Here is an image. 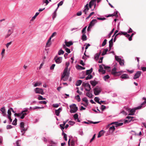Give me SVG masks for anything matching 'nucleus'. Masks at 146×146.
<instances>
[{
  "label": "nucleus",
  "instance_id": "nucleus-47",
  "mask_svg": "<svg viewBox=\"0 0 146 146\" xmlns=\"http://www.w3.org/2000/svg\"><path fill=\"white\" fill-rule=\"evenodd\" d=\"M44 107H39L38 106H36L35 107H34L33 108V110H35L36 109H43L44 108Z\"/></svg>",
  "mask_w": 146,
  "mask_h": 146
},
{
  "label": "nucleus",
  "instance_id": "nucleus-59",
  "mask_svg": "<svg viewBox=\"0 0 146 146\" xmlns=\"http://www.w3.org/2000/svg\"><path fill=\"white\" fill-rule=\"evenodd\" d=\"M143 99L145 100V101H144L142 104H141V105L142 106L143 105H144L146 103V98H143Z\"/></svg>",
  "mask_w": 146,
  "mask_h": 146
},
{
  "label": "nucleus",
  "instance_id": "nucleus-1",
  "mask_svg": "<svg viewBox=\"0 0 146 146\" xmlns=\"http://www.w3.org/2000/svg\"><path fill=\"white\" fill-rule=\"evenodd\" d=\"M70 63L69 62H66V67L65 68L63 74L61 77V79H63L64 81H66L68 79L69 76V74L68 72V67Z\"/></svg>",
  "mask_w": 146,
  "mask_h": 146
},
{
  "label": "nucleus",
  "instance_id": "nucleus-4",
  "mask_svg": "<svg viewBox=\"0 0 146 146\" xmlns=\"http://www.w3.org/2000/svg\"><path fill=\"white\" fill-rule=\"evenodd\" d=\"M35 93L37 94H41L42 95L44 94L43 91L42 89L38 88H36L35 89Z\"/></svg>",
  "mask_w": 146,
  "mask_h": 146
},
{
  "label": "nucleus",
  "instance_id": "nucleus-14",
  "mask_svg": "<svg viewBox=\"0 0 146 146\" xmlns=\"http://www.w3.org/2000/svg\"><path fill=\"white\" fill-rule=\"evenodd\" d=\"M97 22V21L96 19H93L92 20V21L90 22L89 25H90V26H91V27H92L94 25L95 23Z\"/></svg>",
  "mask_w": 146,
  "mask_h": 146
},
{
  "label": "nucleus",
  "instance_id": "nucleus-30",
  "mask_svg": "<svg viewBox=\"0 0 146 146\" xmlns=\"http://www.w3.org/2000/svg\"><path fill=\"white\" fill-rule=\"evenodd\" d=\"M88 76L86 78V80H87L88 79H90L92 77V76L91 74H88Z\"/></svg>",
  "mask_w": 146,
  "mask_h": 146
},
{
  "label": "nucleus",
  "instance_id": "nucleus-28",
  "mask_svg": "<svg viewBox=\"0 0 146 146\" xmlns=\"http://www.w3.org/2000/svg\"><path fill=\"white\" fill-rule=\"evenodd\" d=\"M42 84L41 82H36L34 85V86L35 87L37 86H39Z\"/></svg>",
  "mask_w": 146,
  "mask_h": 146
},
{
  "label": "nucleus",
  "instance_id": "nucleus-38",
  "mask_svg": "<svg viewBox=\"0 0 146 146\" xmlns=\"http://www.w3.org/2000/svg\"><path fill=\"white\" fill-rule=\"evenodd\" d=\"M23 114V113H22V112H21V113H15L14 114V115L15 116H16L17 117H19V116H21V115H22Z\"/></svg>",
  "mask_w": 146,
  "mask_h": 146
},
{
  "label": "nucleus",
  "instance_id": "nucleus-32",
  "mask_svg": "<svg viewBox=\"0 0 146 146\" xmlns=\"http://www.w3.org/2000/svg\"><path fill=\"white\" fill-rule=\"evenodd\" d=\"M64 53V52L62 49H60L59 51L58 54L59 55H61V54H63Z\"/></svg>",
  "mask_w": 146,
  "mask_h": 146
},
{
  "label": "nucleus",
  "instance_id": "nucleus-16",
  "mask_svg": "<svg viewBox=\"0 0 146 146\" xmlns=\"http://www.w3.org/2000/svg\"><path fill=\"white\" fill-rule=\"evenodd\" d=\"M65 45L66 46L68 47H69L73 44V43L71 41L67 42L65 41Z\"/></svg>",
  "mask_w": 146,
  "mask_h": 146
},
{
  "label": "nucleus",
  "instance_id": "nucleus-20",
  "mask_svg": "<svg viewBox=\"0 0 146 146\" xmlns=\"http://www.w3.org/2000/svg\"><path fill=\"white\" fill-rule=\"evenodd\" d=\"M52 38L50 37L48 40L47 42L46 43V46H49L51 44V40Z\"/></svg>",
  "mask_w": 146,
  "mask_h": 146
},
{
  "label": "nucleus",
  "instance_id": "nucleus-7",
  "mask_svg": "<svg viewBox=\"0 0 146 146\" xmlns=\"http://www.w3.org/2000/svg\"><path fill=\"white\" fill-rule=\"evenodd\" d=\"M28 111V110L27 109H26L24 110L22 112V113H23L22 115L20 117V118L21 119H23L25 116L27 115V113L26 112H27Z\"/></svg>",
  "mask_w": 146,
  "mask_h": 146
},
{
  "label": "nucleus",
  "instance_id": "nucleus-12",
  "mask_svg": "<svg viewBox=\"0 0 146 146\" xmlns=\"http://www.w3.org/2000/svg\"><path fill=\"white\" fill-rule=\"evenodd\" d=\"M105 133V131H104L103 130H102L100 131L98 134V137L99 138L101 136L103 135L104 133Z\"/></svg>",
  "mask_w": 146,
  "mask_h": 146
},
{
  "label": "nucleus",
  "instance_id": "nucleus-34",
  "mask_svg": "<svg viewBox=\"0 0 146 146\" xmlns=\"http://www.w3.org/2000/svg\"><path fill=\"white\" fill-rule=\"evenodd\" d=\"M82 100L83 101H84L85 102V103L87 104V105L88 104V100L86 98H84L82 99Z\"/></svg>",
  "mask_w": 146,
  "mask_h": 146
},
{
  "label": "nucleus",
  "instance_id": "nucleus-44",
  "mask_svg": "<svg viewBox=\"0 0 146 146\" xmlns=\"http://www.w3.org/2000/svg\"><path fill=\"white\" fill-rule=\"evenodd\" d=\"M119 62L121 65L123 66L124 65V63L123 60H121Z\"/></svg>",
  "mask_w": 146,
  "mask_h": 146
},
{
  "label": "nucleus",
  "instance_id": "nucleus-21",
  "mask_svg": "<svg viewBox=\"0 0 146 146\" xmlns=\"http://www.w3.org/2000/svg\"><path fill=\"white\" fill-rule=\"evenodd\" d=\"M116 68L115 67L111 71V73L114 76V75L117 72L116 71Z\"/></svg>",
  "mask_w": 146,
  "mask_h": 146
},
{
  "label": "nucleus",
  "instance_id": "nucleus-5",
  "mask_svg": "<svg viewBox=\"0 0 146 146\" xmlns=\"http://www.w3.org/2000/svg\"><path fill=\"white\" fill-rule=\"evenodd\" d=\"M136 110V109L135 108V109H131L130 108H126V110L130 112L131 113H129V115H134V113L135 111V110Z\"/></svg>",
  "mask_w": 146,
  "mask_h": 146
},
{
  "label": "nucleus",
  "instance_id": "nucleus-11",
  "mask_svg": "<svg viewBox=\"0 0 146 146\" xmlns=\"http://www.w3.org/2000/svg\"><path fill=\"white\" fill-rule=\"evenodd\" d=\"M120 78L122 79H129V78L128 75L126 74H123L120 76Z\"/></svg>",
  "mask_w": 146,
  "mask_h": 146
},
{
  "label": "nucleus",
  "instance_id": "nucleus-17",
  "mask_svg": "<svg viewBox=\"0 0 146 146\" xmlns=\"http://www.w3.org/2000/svg\"><path fill=\"white\" fill-rule=\"evenodd\" d=\"M62 109L61 108H59L58 110H56L55 111V113L56 115L57 116H59V113L61 111Z\"/></svg>",
  "mask_w": 146,
  "mask_h": 146
},
{
  "label": "nucleus",
  "instance_id": "nucleus-37",
  "mask_svg": "<svg viewBox=\"0 0 146 146\" xmlns=\"http://www.w3.org/2000/svg\"><path fill=\"white\" fill-rule=\"evenodd\" d=\"M38 99L39 100H45L46 98H43L42 96L39 95L38 97Z\"/></svg>",
  "mask_w": 146,
  "mask_h": 146
},
{
  "label": "nucleus",
  "instance_id": "nucleus-63",
  "mask_svg": "<svg viewBox=\"0 0 146 146\" xmlns=\"http://www.w3.org/2000/svg\"><path fill=\"white\" fill-rule=\"evenodd\" d=\"M121 74L120 72H117L114 75V76H119Z\"/></svg>",
  "mask_w": 146,
  "mask_h": 146
},
{
  "label": "nucleus",
  "instance_id": "nucleus-64",
  "mask_svg": "<svg viewBox=\"0 0 146 146\" xmlns=\"http://www.w3.org/2000/svg\"><path fill=\"white\" fill-rule=\"evenodd\" d=\"M106 108V107L105 106L103 105H102L101 106V109L102 111H103Z\"/></svg>",
  "mask_w": 146,
  "mask_h": 146
},
{
  "label": "nucleus",
  "instance_id": "nucleus-36",
  "mask_svg": "<svg viewBox=\"0 0 146 146\" xmlns=\"http://www.w3.org/2000/svg\"><path fill=\"white\" fill-rule=\"evenodd\" d=\"M126 33H125V32H123L121 31L120 32H119L118 33L116 34V36H117L118 35H125Z\"/></svg>",
  "mask_w": 146,
  "mask_h": 146
},
{
  "label": "nucleus",
  "instance_id": "nucleus-53",
  "mask_svg": "<svg viewBox=\"0 0 146 146\" xmlns=\"http://www.w3.org/2000/svg\"><path fill=\"white\" fill-rule=\"evenodd\" d=\"M70 144L71 146H74L75 145L74 141L73 140H72L70 142Z\"/></svg>",
  "mask_w": 146,
  "mask_h": 146
},
{
  "label": "nucleus",
  "instance_id": "nucleus-57",
  "mask_svg": "<svg viewBox=\"0 0 146 146\" xmlns=\"http://www.w3.org/2000/svg\"><path fill=\"white\" fill-rule=\"evenodd\" d=\"M104 69L106 70L110 68V67L108 66H106L104 65L103 64Z\"/></svg>",
  "mask_w": 146,
  "mask_h": 146
},
{
  "label": "nucleus",
  "instance_id": "nucleus-26",
  "mask_svg": "<svg viewBox=\"0 0 146 146\" xmlns=\"http://www.w3.org/2000/svg\"><path fill=\"white\" fill-rule=\"evenodd\" d=\"M92 68H91L89 70H87L86 71V74L88 75L89 74H90L92 72Z\"/></svg>",
  "mask_w": 146,
  "mask_h": 146
},
{
  "label": "nucleus",
  "instance_id": "nucleus-3",
  "mask_svg": "<svg viewBox=\"0 0 146 146\" xmlns=\"http://www.w3.org/2000/svg\"><path fill=\"white\" fill-rule=\"evenodd\" d=\"M101 91V88L98 86H96L94 89V93L95 95H97L99 94Z\"/></svg>",
  "mask_w": 146,
  "mask_h": 146
},
{
  "label": "nucleus",
  "instance_id": "nucleus-8",
  "mask_svg": "<svg viewBox=\"0 0 146 146\" xmlns=\"http://www.w3.org/2000/svg\"><path fill=\"white\" fill-rule=\"evenodd\" d=\"M97 2L98 3L101 0H97ZM96 0H91L89 3V6L90 8H91L92 6L94 4V3L96 2Z\"/></svg>",
  "mask_w": 146,
  "mask_h": 146
},
{
  "label": "nucleus",
  "instance_id": "nucleus-41",
  "mask_svg": "<svg viewBox=\"0 0 146 146\" xmlns=\"http://www.w3.org/2000/svg\"><path fill=\"white\" fill-rule=\"evenodd\" d=\"M110 78V77L108 75H107L106 76H105L104 77V78L105 80L106 81V79H108Z\"/></svg>",
  "mask_w": 146,
  "mask_h": 146
},
{
  "label": "nucleus",
  "instance_id": "nucleus-56",
  "mask_svg": "<svg viewBox=\"0 0 146 146\" xmlns=\"http://www.w3.org/2000/svg\"><path fill=\"white\" fill-rule=\"evenodd\" d=\"M76 98L77 100L78 101V102H80V97L79 95H77L76 96Z\"/></svg>",
  "mask_w": 146,
  "mask_h": 146
},
{
  "label": "nucleus",
  "instance_id": "nucleus-9",
  "mask_svg": "<svg viewBox=\"0 0 146 146\" xmlns=\"http://www.w3.org/2000/svg\"><path fill=\"white\" fill-rule=\"evenodd\" d=\"M141 72L140 71H137L133 79H135L138 78L141 76Z\"/></svg>",
  "mask_w": 146,
  "mask_h": 146
},
{
  "label": "nucleus",
  "instance_id": "nucleus-13",
  "mask_svg": "<svg viewBox=\"0 0 146 146\" xmlns=\"http://www.w3.org/2000/svg\"><path fill=\"white\" fill-rule=\"evenodd\" d=\"M20 129H21V132L23 133L22 135H24V134L25 133V132L27 130L28 127L25 128L24 127H22V128H20Z\"/></svg>",
  "mask_w": 146,
  "mask_h": 146
},
{
  "label": "nucleus",
  "instance_id": "nucleus-45",
  "mask_svg": "<svg viewBox=\"0 0 146 146\" xmlns=\"http://www.w3.org/2000/svg\"><path fill=\"white\" fill-rule=\"evenodd\" d=\"M63 3V2L62 1H61L60 2V3L58 4V7L56 9H58V7H59V6L62 5Z\"/></svg>",
  "mask_w": 146,
  "mask_h": 146
},
{
  "label": "nucleus",
  "instance_id": "nucleus-48",
  "mask_svg": "<svg viewBox=\"0 0 146 146\" xmlns=\"http://www.w3.org/2000/svg\"><path fill=\"white\" fill-rule=\"evenodd\" d=\"M76 68L78 70H82V66L79 65H78L76 66Z\"/></svg>",
  "mask_w": 146,
  "mask_h": 146
},
{
  "label": "nucleus",
  "instance_id": "nucleus-24",
  "mask_svg": "<svg viewBox=\"0 0 146 146\" xmlns=\"http://www.w3.org/2000/svg\"><path fill=\"white\" fill-rule=\"evenodd\" d=\"M82 83V81L80 80L77 81L76 83V85L77 86H80Z\"/></svg>",
  "mask_w": 146,
  "mask_h": 146
},
{
  "label": "nucleus",
  "instance_id": "nucleus-52",
  "mask_svg": "<svg viewBox=\"0 0 146 146\" xmlns=\"http://www.w3.org/2000/svg\"><path fill=\"white\" fill-rule=\"evenodd\" d=\"M24 127V123L23 122H21L20 124V128Z\"/></svg>",
  "mask_w": 146,
  "mask_h": 146
},
{
  "label": "nucleus",
  "instance_id": "nucleus-10",
  "mask_svg": "<svg viewBox=\"0 0 146 146\" xmlns=\"http://www.w3.org/2000/svg\"><path fill=\"white\" fill-rule=\"evenodd\" d=\"M0 111L2 112L3 116H5L6 115V114L5 107H3L1 108L0 109Z\"/></svg>",
  "mask_w": 146,
  "mask_h": 146
},
{
  "label": "nucleus",
  "instance_id": "nucleus-49",
  "mask_svg": "<svg viewBox=\"0 0 146 146\" xmlns=\"http://www.w3.org/2000/svg\"><path fill=\"white\" fill-rule=\"evenodd\" d=\"M59 106V105L58 104H53L52 105V106L54 108H56Z\"/></svg>",
  "mask_w": 146,
  "mask_h": 146
},
{
  "label": "nucleus",
  "instance_id": "nucleus-19",
  "mask_svg": "<svg viewBox=\"0 0 146 146\" xmlns=\"http://www.w3.org/2000/svg\"><path fill=\"white\" fill-rule=\"evenodd\" d=\"M113 38H112L109 41V48H110V50L111 48V47H112L113 45Z\"/></svg>",
  "mask_w": 146,
  "mask_h": 146
},
{
  "label": "nucleus",
  "instance_id": "nucleus-27",
  "mask_svg": "<svg viewBox=\"0 0 146 146\" xmlns=\"http://www.w3.org/2000/svg\"><path fill=\"white\" fill-rule=\"evenodd\" d=\"M94 100L96 102L100 104H101V103H100V102L99 101L100 99L98 97H95L94 99Z\"/></svg>",
  "mask_w": 146,
  "mask_h": 146
},
{
  "label": "nucleus",
  "instance_id": "nucleus-39",
  "mask_svg": "<svg viewBox=\"0 0 146 146\" xmlns=\"http://www.w3.org/2000/svg\"><path fill=\"white\" fill-rule=\"evenodd\" d=\"M98 71L99 72H101L103 74H104L105 73V71L103 69H101L100 68L98 70Z\"/></svg>",
  "mask_w": 146,
  "mask_h": 146
},
{
  "label": "nucleus",
  "instance_id": "nucleus-15",
  "mask_svg": "<svg viewBox=\"0 0 146 146\" xmlns=\"http://www.w3.org/2000/svg\"><path fill=\"white\" fill-rule=\"evenodd\" d=\"M133 118V117L130 116H127L126 117V118L128 119H130V120H125L124 121V123H128V122H130L131 121L132 119Z\"/></svg>",
  "mask_w": 146,
  "mask_h": 146
},
{
  "label": "nucleus",
  "instance_id": "nucleus-35",
  "mask_svg": "<svg viewBox=\"0 0 146 146\" xmlns=\"http://www.w3.org/2000/svg\"><path fill=\"white\" fill-rule=\"evenodd\" d=\"M62 135L64 136V138L65 141H67V136L66 134L64 133V132H62Z\"/></svg>",
  "mask_w": 146,
  "mask_h": 146
},
{
  "label": "nucleus",
  "instance_id": "nucleus-18",
  "mask_svg": "<svg viewBox=\"0 0 146 146\" xmlns=\"http://www.w3.org/2000/svg\"><path fill=\"white\" fill-rule=\"evenodd\" d=\"M115 128L114 126H113L110 127L109 128V131L110 133H112L113 132L115 131Z\"/></svg>",
  "mask_w": 146,
  "mask_h": 146
},
{
  "label": "nucleus",
  "instance_id": "nucleus-51",
  "mask_svg": "<svg viewBox=\"0 0 146 146\" xmlns=\"http://www.w3.org/2000/svg\"><path fill=\"white\" fill-rule=\"evenodd\" d=\"M86 27H87V26H86L85 27H84L83 29L82 30V33L84 34H85V31H86Z\"/></svg>",
  "mask_w": 146,
  "mask_h": 146
},
{
  "label": "nucleus",
  "instance_id": "nucleus-58",
  "mask_svg": "<svg viewBox=\"0 0 146 146\" xmlns=\"http://www.w3.org/2000/svg\"><path fill=\"white\" fill-rule=\"evenodd\" d=\"M134 35V33H133L129 37V38H128V39L129 41H131L132 40V37H133V36Z\"/></svg>",
  "mask_w": 146,
  "mask_h": 146
},
{
  "label": "nucleus",
  "instance_id": "nucleus-54",
  "mask_svg": "<svg viewBox=\"0 0 146 146\" xmlns=\"http://www.w3.org/2000/svg\"><path fill=\"white\" fill-rule=\"evenodd\" d=\"M118 122H113L111 123L110 124H114L115 125L116 127L118 126Z\"/></svg>",
  "mask_w": 146,
  "mask_h": 146
},
{
  "label": "nucleus",
  "instance_id": "nucleus-22",
  "mask_svg": "<svg viewBox=\"0 0 146 146\" xmlns=\"http://www.w3.org/2000/svg\"><path fill=\"white\" fill-rule=\"evenodd\" d=\"M90 83L92 85L94 86H95L98 83L97 82L95 81H91Z\"/></svg>",
  "mask_w": 146,
  "mask_h": 146
},
{
  "label": "nucleus",
  "instance_id": "nucleus-33",
  "mask_svg": "<svg viewBox=\"0 0 146 146\" xmlns=\"http://www.w3.org/2000/svg\"><path fill=\"white\" fill-rule=\"evenodd\" d=\"M108 49H104L103 52L102 54V55L104 56L106 54L107 52L108 51Z\"/></svg>",
  "mask_w": 146,
  "mask_h": 146
},
{
  "label": "nucleus",
  "instance_id": "nucleus-46",
  "mask_svg": "<svg viewBox=\"0 0 146 146\" xmlns=\"http://www.w3.org/2000/svg\"><path fill=\"white\" fill-rule=\"evenodd\" d=\"M74 117L75 120L78 119V115L77 113H76L74 115Z\"/></svg>",
  "mask_w": 146,
  "mask_h": 146
},
{
  "label": "nucleus",
  "instance_id": "nucleus-55",
  "mask_svg": "<svg viewBox=\"0 0 146 146\" xmlns=\"http://www.w3.org/2000/svg\"><path fill=\"white\" fill-rule=\"evenodd\" d=\"M114 30V28H113L112 30V31H111V32H110V33H109V35H108L109 38H110L112 34L113 33Z\"/></svg>",
  "mask_w": 146,
  "mask_h": 146
},
{
  "label": "nucleus",
  "instance_id": "nucleus-29",
  "mask_svg": "<svg viewBox=\"0 0 146 146\" xmlns=\"http://www.w3.org/2000/svg\"><path fill=\"white\" fill-rule=\"evenodd\" d=\"M39 13L38 12L36 13L35 16L32 17L31 21H33L34 19H35L36 17L39 15Z\"/></svg>",
  "mask_w": 146,
  "mask_h": 146
},
{
  "label": "nucleus",
  "instance_id": "nucleus-6",
  "mask_svg": "<svg viewBox=\"0 0 146 146\" xmlns=\"http://www.w3.org/2000/svg\"><path fill=\"white\" fill-rule=\"evenodd\" d=\"M54 60L56 63L59 64L60 63L62 60V58L60 57H57V56H55L54 58Z\"/></svg>",
  "mask_w": 146,
  "mask_h": 146
},
{
  "label": "nucleus",
  "instance_id": "nucleus-61",
  "mask_svg": "<svg viewBox=\"0 0 146 146\" xmlns=\"http://www.w3.org/2000/svg\"><path fill=\"white\" fill-rule=\"evenodd\" d=\"M100 56L98 54H96L95 56V60H97L98 59Z\"/></svg>",
  "mask_w": 146,
  "mask_h": 146
},
{
  "label": "nucleus",
  "instance_id": "nucleus-25",
  "mask_svg": "<svg viewBox=\"0 0 146 146\" xmlns=\"http://www.w3.org/2000/svg\"><path fill=\"white\" fill-rule=\"evenodd\" d=\"M82 39L83 41H85L87 40V37L85 34H84L82 35Z\"/></svg>",
  "mask_w": 146,
  "mask_h": 146
},
{
  "label": "nucleus",
  "instance_id": "nucleus-23",
  "mask_svg": "<svg viewBox=\"0 0 146 146\" xmlns=\"http://www.w3.org/2000/svg\"><path fill=\"white\" fill-rule=\"evenodd\" d=\"M88 84L87 85L86 88V90L87 91H89L91 89L90 86V84Z\"/></svg>",
  "mask_w": 146,
  "mask_h": 146
},
{
  "label": "nucleus",
  "instance_id": "nucleus-62",
  "mask_svg": "<svg viewBox=\"0 0 146 146\" xmlns=\"http://www.w3.org/2000/svg\"><path fill=\"white\" fill-rule=\"evenodd\" d=\"M55 66V65L54 64H52L50 68V70H53Z\"/></svg>",
  "mask_w": 146,
  "mask_h": 146
},
{
  "label": "nucleus",
  "instance_id": "nucleus-31",
  "mask_svg": "<svg viewBox=\"0 0 146 146\" xmlns=\"http://www.w3.org/2000/svg\"><path fill=\"white\" fill-rule=\"evenodd\" d=\"M86 95L90 98H92V94L90 93L89 92H88L86 93Z\"/></svg>",
  "mask_w": 146,
  "mask_h": 146
},
{
  "label": "nucleus",
  "instance_id": "nucleus-40",
  "mask_svg": "<svg viewBox=\"0 0 146 146\" xmlns=\"http://www.w3.org/2000/svg\"><path fill=\"white\" fill-rule=\"evenodd\" d=\"M5 49L3 48V49L1 53V54L2 55V58H3V57L4 56V54L5 53Z\"/></svg>",
  "mask_w": 146,
  "mask_h": 146
},
{
  "label": "nucleus",
  "instance_id": "nucleus-60",
  "mask_svg": "<svg viewBox=\"0 0 146 146\" xmlns=\"http://www.w3.org/2000/svg\"><path fill=\"white\" fill-rule=\"evenodd\" d=\"M39 103L40 104H46L47 102L45 101H40L39 102Z\"/></svg>",
  "mask_w": 146,
  "mask_h": 146
},
{
  "label": "nucleus",
  "instance_id": "nucleus-2",
  "mask_svg": "<svg viewBox=\"0 0 146 146\" xmlns=\"http://www.w3.org/2000/svg\"><path fill=\"white\" fill-rule=\"evenodd\" d=\"M70 107L71 108L70 111L71 113L76 112L78 109L77 107L76 106V105L75 104H73L70 106Z\"/></svg>",
  "mask_w": 146,
  "mask_h": 146
},
{
  "label": "nucleus",
  "instance_id": "nucleus-43",
  "mask_svg": "<svg viewBox=\"0 0 146 146\" xmlns=\"http://www.w3.org/2000/svg\"><path fill=\"white\" fill-rule=\"evenodd\" d=\"M57 9H56V10L54 12V13H53V16H52V18H53V19H54L56 17V11L57 10Z\"/></svg>",
  "mask_w": 146,
  "mask_h": 146
},
{
  "label": "nucleus",
  "instance_id": "nucleus-42",
  "mask_svg": "<svg viewBox=\"0 0 146 146\" xmlns=\"http://www.w3.org/2000/svg\"><path fill=\"white\" fill-rule=\"evenodd\" d=\"M107 40L106 39H105L103 41L102 45V46H104L106 44V42H107Z\"/></svg>",
  "mask_w": 146,
  "mask_h": 146
},
{
  "label": "nucleus",
  "instance_id": "nucleus-50",
  "mask_svg": "<svg viewBox=\"0 0 146 146\" xmlns=\"http://www.w3.org/2000/svg\"><path fill=\"white\" fill-rule=\"evenodd\" d=\"M115 58L116 60L118 62L121 60V58H119L118 56H115Z\"/></svg>",
  "mask_w": 146,
  "mask_h": 146
}]
</instances>
